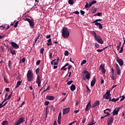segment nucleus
<instances>
[{
    "instance_id": "f3484780",
    "label": "nucleus",
    "mask_w": 125,
    "mask_h": 125,
    "mask_svg": "<svg viewBox=\"0 0 125 125\" xmlns=\"http://www.w3.org/2000/svg\"><path fill=\"white\" fill-rule=\"evenodd\" d=\"M28 23H29V25L31 27V29H33L34 26H35V23L34 22V21H32L31 20L30 21L28 22Z\"/></svg>"
},
{
    "instance_id": "473e14b6",
    "label": "nucleus",
    "mask_w": 125,
    "mask_h": 125,
    "mask_svg": "<svg viewBox=\"0 0 125 125\" xmlns=\"http://www.w3.org/2000/svg\"><path fill=\"white\" fill-rule=\"evenodd\" d=\"M44 51V48H42L40 50V53H41V54H43Z\"/></svg>"
},
{
    "instance_id": "a18cd8bd",
    "label": "nucleus",
    "mask_w": 125,
    "mask_h": 125,
    "mask_svg": "<svg viewBox=\"0 0 125 125\" xmlns=\"http://www.w3.org/2000/svg\"><path fill=\"white\" fill-rule=\"evenodd\" d=\"M18 23H19V21H17L15 25H14V28H16L18 25Z\"/></svg>"
},
{
    "instance_id": "423d86ee",
    "label": "nucleus",
    "mask_w": 125,
    "mask_h": 125,
    "mask_svg": "<svg viewBox=\"0 0 125 125\" xmlns=\"http://www.w3.org/2000/svg\"><path fill=\"white\" fill-rule=\"evenodd\" d=\"M107 125H112V124L114 123V117L110 116L108 117L107 120Z\"/></svg>"
},
{
    "instance_id": "09e8293b",
    "label": "nucleus",
    "mask_w": 125,
    "mask_h": 125,
    "mask_svg": "<svg viewBox=\"0 0 125 125\" xmlns=\"http://www.w3.org/2000/svg\"><path fill=\"white\" fill-rule=\"evenodd\" d=\"M72 83H73V80H71L68 82L67 83V84H68V85H70Z\"/></svg>"
},
{
    "instance_id": "f8f14e48",
    "label": "nucleus",
    "mask_w": 125,
    "mask_h": 125,
    "mask_svg": "<svg viewBox=\"0 0 125 125\" xmlns=\"http://www.w3.org/2000/svg\"><path fill=\"white\" fill-rule=\"evenodd\" d=\"M116 68L117 70V74L118 76H121V68H120V66L118 64H116Z\"/></svg>"
},
{
    "instance_id": "774afa93",
    "label": "nucleus",
    "mask_w": 125,
    "mask_h": 125,
    "mask_svg": "<svg viewBox=\"0 0 125 125\" xmlns=\"http://www.w3.org/2000/svg\"><path fill=\"white\" fill-rule=\"evenodd\" d=\"M97 51L98 52H102V51H103V50H102V49H97Z\"/></svg>"
},
{
    "instance_id": "052dcab7",
    "label": "nucleus",
    "mask_w": 125,
    "mask_h": 125,
    "mask_svg": "<svg viewBox=\"0 0 125 125\" xmlns=\"http://www.w3.org/2000/svg\"><path fill=\"white\" fill-rule=\"evenodd\" d=\"M111 78L112 80H113V81L115 80V78H114V74H111Z\"/></svg>"
},
{
    "instance_id": "2f4dec72",
    "label": "nucleus",
    "mask_w": 125,
    "mask_h": 125,
    "mask_svg": "<svg viewBox=\"0 0 125 125\" xmlns=\"http://www.w3.org/2000/svg\"><path fill=\"white\" fill-rule=\"evenodd\" d=\"M86 88H87V92L88 93H90V92H91V91L90 90L89 88L88 87V85H86Z\"/></svg>"
},
{
    "instance_id": "393cba45",
    "label": "nucleus",
    "mask_w": 125,
    "mask_h": 125,
    "mask_svg": "<svg viewBox=\"0 0 125 125\" xmlns=\"http://www.w3.org/2000/svg\"><path fill=\"white\" fill-rule=\"evenodd\" d=\"M75 89H76V85L72 84L70 86V90H71V91H74V90H75Z\"/></svg>"
},
{
    "instance_id": "0e129e2a",
    "label": "nucleus",
    "mask_w": 125,
    "mask_h": 125,
    "mask_svg": "<svg viewBox=\"0 0 125 125\" xmlns=\"http://www.w3.org/2000/svg\"><path fill=\"white\" fill-rule=\"evenodd\" d=\"M73 13H74L75 14H77V15L80 14V12L78 11H75Z\"/></svg>"
},
{
    "instance_id": "f257e3e1",
    "label": "nucleus",
    "mask_w": 125,
    "mask_h": 125,
    "mask_svg": "<svg viewBox=\"0 0 125 125\" xmlns=\"http://www.w3.org/2000/svg\"><path fill=\"white\" fill-rule=\"evenodd\" d=\"M62 34L63 39H67V38H69V36H70V31L68 30V28L63 27L62 29Z\"/></svg>"
},
{
    "instance_id": "7c9ffc66",
    "label": "nucleus",
    "mask_w": 125,
    "mask_h": 125,
    "mask_svg": "<svg viewBox=\"0 0 125 125\" xmlns=\"http://www.w3.org/2000/svg\"><path fill=\"white\" fill-rule=\"evenodd\" d=\"M94 122V120H93L90 123V124H88L87 125H95V122Z\"/></svg>"
},
{
    "instance_id": "9b49d317",
    "label": "nucleus",
    "mask_w": 125,
    "mask_h": 125,
    "mask_svg": "<svg viewBox=\"0 0 125 125\" xmlns=\"http://www.w3.org/2000/svg\"><path fill=\"white\" fill-rule=\"evenodd\" d=\"M116 61L119 63L120 66H122L124 65V61L121 59H120V58L117 57Z\"/></svg>"
},
{
    "instance_id": "c85d7f7f",
    "label": "nucleus",
    "mask_w": 125,
    "mask_h": 125,
    "mask_svg": "<svg viewBox=\"0 0 125 125\" xmlns=\"http://www.w3.org/2000/svg\"><path fill=\"white\" fill-rule=\"evenodd\" d=\"M69 4H74V0H68Z\"/></svg>"
},
{
    "instance_id": "e433bc0d",
    "label": "nucleus",
    "mask_w": 125,
    "mask_h": 125,
    "mask_svg": "<svg viewBox=\"0 0 125 125\" xmlns=\"http://www.w3.org/2000/svg\"><path fill=\"white\" fill-rule=\"evenodd\" d=\"M44 105H45V106H48V105H49V102L46 101L45 102Z\"/></svg>"
},
{
    "instance_id": "aec40b11",
    "label": "nucleus",
    "mask_w": 125,
    "mask_h": 125,
    "mask_svg": "<svg viewBox=\"0 0 125 125\" xmlns=\"http://www.w3.org/2000/svg\"><path fill=\"white\" fill-rule=\"evenodd\" d=\"M10 51L12 55H16V51L13 49L12 48H9Z\"/></svg>"
},
{
    "instance_id": "ddd939ff",
    "label": "nucleus",
    "mask_w": 125,
    "mask_h": 125,
    "mask_svg": "<svg viewBox=\"0 0 125 125\" xmlns=\"http://www.w3.org/2000/svg\"><path fill=\"white\" fill-rule=\"evenodd\" d=\"M111 112H112V110L109 108H106L104 111V114H105L107 116H110Z\"/></svg>"
},
{
    "instance_id": "bf43d9fd",
    "label": "nucleus",
    "mask_w": 125,
    "mask_h": 125,
    "mask_svg": "<svg viewBox=\"0 0 125 125\" xmlns=\"http://www.w3.org/2000/svg\"><path fill=\"white\" fill-rule=\"evenodd\" d=\"M10 64H11V62L10 61H9L8 62V65L9 67H11V65H10Z\"/></svg>"
},
{
    "instance_id": "338daca9",
    "label": "nucleus",
    "mask_w": 125,
    "mask_h": 125,
    "mask_svg": "<svg viewBox=\"0 0 125 125\" xmlns=\"http://www.w3.org/2000/svg\"><path fill=\"white\" fill-rule=\"evenodd\" d=\"M58 64H59V63H58V62H54V65H56L57 66H58Z\"/></svg>"
},
{
    "instance_id": "c756f323",
    "label": "nucleus",
    "mask_w": 125,
    "mask_h": 125,
    "mask_svg": "<svg viewBox=\"0 0 125 125\" xmlns=\"http://www.w3.org/2000/svg\"><path fill=\"white\" fill-rule=\"evenodd\" d=\"M122 45V42H119V45L117 46V50H120V48Z\"/></svg>"
},
{
    "instance_id": "e2e57ef3",
    "label": "nucleus",
    "mask_w": 125,
    "mask_h": 125,
    "mask_svg": "<svg viewBox=\"0 0 125 125\" xmlns=\"http://www.w3.org/2000/svg\"><path fill=\"white\" fill-rule=\"evenodd\" d=\"M25 104V101L22 102V103H21V105L20 106V107H22L23 106V105H24Z\"/></svg>"
},
{
    "instance_id": "8fccbe9b",
    "label": "nucleus",
    "mask_w": 125,
    "mask_h": 125,
    "mask_svg": "<svg viewBox=\"0 0 125 125\" xmlns=\"http://www.w3.org/2000/svg\"><path fill=\"white\" fill-rule=\"evenodd\" d=\"M122 97V98L121 99L120 101H124L125 99V96H122V97H120V98Z\"/></svg>"
},
{
    "instance_id": "0eeeda50",
    "label": "nucleus",
    "mask_w": 125,
    "mask_h": 125,
    "mask_svg": "<svg viewBox=\"0 0 125 125\" xmlns=\"http://www.w3.org/2000/svg\"><path fill=\"white\" fill-rule=\"evenodd\" d=\"M66 66H68L67 67H66ZM72 68V65H69V63H67L65 65L61 68V70H64V71H67V69H68V71Z\"/></svg>"
},
{
    "instance_id": "20e7f679",
    "label": "nucleus",
    "mask_w": 125,
    "mask_h": 125,
    "mask_svg": "<svg viewBox=\"0 0 125 125\" xmlns=\"http://www.w3.org/2000/svg\"><path fill=\"white\" fill-rule=\"evenodd\" d=\"M95 40H96V41L99 43H101V44H103V43H104V42H103V40H102V38L99 35H97L96 36H95Z\"/></svg>"
},
{
    "instance_id": "bb28decb",
    "label": "nucleus",
    "mask_w": 125,
    "mask_h": 125,
    "mask_svg": "<svg viewBox=\"0 0 125 125\" xmlns=\"http://www.w3.org/2000/svg\"><path fill=\"white\" fill-rule=\"evenodd\" d=\"M90 33L91 34V35H92L93 36H94V38H95V37L97 36V34H96V32H95V31H91Z\"/></svg>"
},
{
    "instance_id": "6e6d98bb",
    "label": "nucleus",
    "mask_w": 125,
    "mask_h": 125,
    "mask_svg": "<svg viewBox=\"0 0 125 125\" xmlns=\"http://www.w3.org/2000/svg\"><path fill=\"white\" fill-rule=\"evenodd\" d=\"M95 47H97V48H98V47H99V44L96 43L95 44Z\"/></svg>"
},
{
    "instance_id": "de8ad7c7",
    "label": "nucleus",
    "mask_w": 125,
    "mask_h": 125,
    "mask_svg": "<svg viewBox=\"0 0 125 125\" xmlns=\"http://www.w3.org/2000/svg\"><path fill=\"white\" fill-rule=\"evenodd\" d=\"M21 83H22V81H18L17 83V84L20 86V85H21Z\"/></svg>"
},
{
    "instance_id": "6e6552de",
    "label": "nucleus",
    "mask_w": 125,
    "mask_h": 125,
    "mask_svg": "<svg viewBox=\"0 0 125 125\" xmlns=\"http://www.w3.org/2000/svg\"><path fill=\"white\" fill-rule=\"evenodd\" d=\"M110 92H111V91H107L105 94L103 95L104 98L107 100L109 99L111 96V94H110Z\"/></svg>"
},
{
    "instance_id": "5fc2aeb1",
    "label": "nucleus",
    "mask_w": 125,
    "mask_h": 125,
    "mask_svg": "<svg viewBox=\"0 0 125 125\" xmlns=\"http://www.w3.org/2000/svg\"><path fill=\"white\" fill-rule=\"evenodd\" d=\"M41 63V60H38L37 62H36V65H40Z\"/></svg>"
},
{
    "instance_id": "4c0bfd02",
    "label": "nucleus",
    "mask_w": 125,
    "mask_h": 125,
    "mask_svg": "<svg viewBox=\"0 0 125 125\" xmlns=\"http://www.w3.org/2000/svg\"><path fill=\"white\" fill-rule=\"evenodd\" d=\"M36 74H38L39 73H40V68H38L35 70Z\"/></svg>"
},
{
    "instance_id": "603ef678",
    "label": "nucleus",
    "mask_w": 125,
    "mask_h": 125,
    "mask_svg": "<svg viewBox=\"0 0 125 125\" xmlns=\"http://www.w3.org/2000/svg\"><path fill=\"white\" fill-rule=\"evenodd\" d=\"M54 40H56L55 38H53L52 40L53 42H54V43H55L56 44H57V43H58V42H57V41H54Z\"/></svg>"
},
{
    "instance_id": "a19ab883",
    "label": "nucleus",
    "mask_w": 125,
    "mask_h": 125,
    "mask_svg": "<svg viewBox=\"0 0 125 125\" xmlns=\"http://www.w3.org/2000/svg\"><path fill=\"white\" fill-rule=\"evenodd\" d=\"M31 19H29V18H25L24 19V21H27V22H30L31 21Z\"/></svg>"
},
{
    "instance_id": "4be33fe9",
    "label": "nucleus",
    "mask_w": 125,
    "mask_h": 125,
    "mask_svg": "<svg viewBox=\"0 0 125 125\" xmlns=\"http://www.w3.org/2000/svg\"><path fill=\"white\" fill-rule=\"evenodd\" d=\"M97 2V1L95 0H93L89 4V7H91L93 4H95Z\"/></svg>"
},
{
    "instance_id": "a878e982",
    "label": "nucleus",
    "mask_w": 125,
    "mask_h": 125,
    "mask_svg": "<svg viewBox=\"0 0 125 125\" xmlns=\"http://www.w3.org/2000/svg\"><path fill=\"white\" fill-rule=\"evenodd\" d=\"M101 21H102V19H99L93 21V23H95V24H96V23H100L98 22H101Z\"/></svg>"
},
{
    "instance_id": "49530a36",
    "label": "nucleus",
    "mask_w": 125,
    "mask_h": 125,
    "mask_svg": "<svg viewBox=\"0 0 125 125\" xmlns=\"http://www.w3.org/2000/svg\"><path fill=\"white\" fill-rule=\"evenodd\" d=\"M47 90H49V86L45 90H44L42 92V95L43 94V92H45V91H47Z\"/></svg>"
},
{
    "instance_id": "f03ea898",
    "label": "nucleus",
    "mask_w": 125,
    "mask_h": 125,
    "mask_svg": "<svg viewBox=\"0 0 125 125\" xmlns=\"http://www.w3.org/2000/svg\"><path fill=\"white\" fill-rule=\"evenodd\" d=\"M27 79L28 82H32L34 79V74L31 70H28L27 73Z\"/></svg>"
},
{
    "instance_id": "cd10ccee",
    "label": "nucleus",
    "mask_w": 125,
    "mask_h": 125,
    "mask_svg": "<svg viewBox=\"0 0 125 125\" xmlns=\"http://www.w3.org/2000/svg\"><path fill=\"white\" fill-rule=\"evenodd\" d=\"M1 125H8V122L7 121H4Z\"/></svg>"
},
{
    "instance_id": "c03bdc74",
    "label": "nucleus",
    "mask_w": 125,
    "mask_h": 125,
    "mask_svg": "<svg viewBox=\"0 0 125 125\" xmlns=\"http://www.w3.org/2000/svg\"><path fill=\"white\" fill-rule=\"evenodd\" d=\"M12 96V92H11V94L10 95H9L7 99L8 100H10V98H11Z\"/></svg>"
},
{
    "instance_id": "5701e85b",
    "label": "nucleus",
    "mask_w": 125,
    "mask_h": 125,
    "mask_svg": "<svg viewBox=\"0 0 125 125\" xmlns=\"http://www.w3.org/2000/svg\"><path fill=\"white\" fill-rule=\"evenodd\" d=\"M47 45H48V46H49V45H52V40H51V39H49L47 40Z\"/></svg>"
},
{
    "instance_id": "c9c22d12",
    "label": "nucleus",
    "mask_w": 125,
    "mask_h": 125,
    "mask_svg": "<svg viewBox=\"0 0 125 125\" xmlns=\"http://www.w3.org/2000/svg\"><path fill=\"white\" fill-rule=\"evenodd\" d=\"M102 13H97L96 15H94V16H101Z\"/></svg>"
},
{
    "instance_id": "4d7b16f0",
    "label": "nucleus",
    "mask_w": 125,
    "mask_h": 125,
    "mask_svg": "<svg viewBox=\"0 0 125 125\" xmlns=\"http://www.w3.org/2000/svg\"><path fill=\"white\" fill-rule=\"evenodd\" d=\"M114 68H111V75H114Z\"/></svg>"
},
{
    "instance_id": "39448f33",
    "label": "nucleus",
    "mask_w": 125,
    "mask_h": 125,
    "mask_svg": "<svg viewBox=\"0 0 125 125\" xmlns=\"http://www.w3.org/2000/svg\"><path fill=\"white\" fill-rule=\"evenodd\" d=\"M83 73L86 74L85 76H83L84 81H85V79H87V80H89V79H90V73L88 72V71L85 70V71H83Z\"/></svg>"
},
{
    "instance_id": "6ab92c4d",
    "label": "nucleus",
    "mask_w": 125,
    "mask_h": 125,
    "mask_svg": "<svg viewBox=\"0 0 125 125\" xmlns=\"http://www.w3.org/2000/svg\"><path fill=\"white\" fill-rule=\"evenodd\" d=\"M100 104V102H99V101H96L95 102L94 104H93L92 108H94V107H96V106H99Z\"/></svg>"
},
{
    "instance_id": "f704fd0d",
    "label": "nucleus",
    "mask_w": 125,
    "mask_h": 125,
    "mask_svg": "<svg viewBox=\"0 0 125 125\" xmlns=\"http://www.w3.org/2000/svg\"><path fill=\"white\" fill-rule=\"evenodd\" d=\"M124 51V46H122L121 48V50L119 51V53H123V52Z\"/></svg>"
},
{
    "instance_id": "69168bd1",
    "label": "nucleus",
    "mask_w": 125,
    "mask_h": 125,
    "mask_svg": "<svg viewBox=\"0 0 125 125\" xmlns=\"http://www.w3.org/2000/svg\"><path fill=\"white\" fill-rule=\"evenodd\" d=\"M25 60H26L25 59V58H22V59L21 60V61L22 63H24V62H25Z\"/></svg>"
},
{
    "instance_id": "680f3d73",
    "label": "nucleus",
    "mask_w": 125,
    "mask_h": 125,
    "mask_svg": "<svg viewBox=\"0 0 125 125\" xmlns=\"http://www.w3.org/2000/svg\"><path fill=\"white\" fill-rule=\"evenodd\" d=\"M101 84H103V83H104V80H103V78H101Z\"/></svg>"
},
{
    "instance_id": "a211bd4d",
    "label": "nucleus",
    "mask_w": 125,
    "mask_h": 125,
    "mask_svg": "<svg viewBox=\"0 0 125 125\" xmlns=\"http://www.w3.org/2000/svg\"><path fill=\"white\" fill-rule=\"evenodd\" d=\"M95 83H96V78H95V77H94L93 80L91 82V86H94Z\"/></svg>"
},
{
    "instance_id": "dca6fc26",
    "label": "nucleus",
    "mask_w": 125,
    "mask_h": 125,
    "mask_svg": "<svg viewBox=\"0 0 125 125\" xmlns=\"http://www.w3.org/2000/svg\"><path fill=\"white\" fill-rule=\"evenodd\" d=\"M69 112H70V108H65L62 109L63 115H66V114H68Z\"/></svg>"
},
{
    "instance_id": "864d4df0",
    "label": "nucleus",
    "mask_w": 125,
    "mask_h": 125,
    "mask_svg": "<svg viewBox=\"0 0 125 125\" xmlns=\"http://www.w3.org/2000/svg\"><path fill=\"white\" fill-rule=\"evenodd\" d=\"M75 123H77V121H73L72 122H71V123H70L68 125H75Z\"/></svg>"
},
{
    "instance_id": "3c124183",
    "label": "nucleus",
    "mask_w": 125,
    "mask_h": 125,
    "mask_svg": "<svg viewBox=\"0 0 125 125\" xmlns=\"http://www.w3.org/2000/svg\"><path fill=\"white\" fill-rule=\"evenodd\" d=\"M80 13L81 14V15H84V11H83V10H80Z\"/></svg>"
},
{
    "instance_id": "2eb2a0df",
    "label": "nucleus",
    "mask_w": 125,
    "mask_h": 125,
    "mask_svg": "<svg viewBox=\"0 0 125 125\" xmlns=\"http://www.w3.org/2000/svg\"><path fill=\"white\" fill-rule=\"evenodd\" d=\"M100 69L102 70V73L103 74H105L106 73V70H105V65L104 64H101L100 66Z\"/></svg>"
},
{
    "instance_id": "412c9836",
    "label": "nucleus",
    "mask_w": 125,
    "mask_h": 125,
    "mask_svg": "<svg viewBox=\"0 0 125 125\" xmlns=\"http://www.w3.org/2000/svg\"><path fill=\"white\" fill-rule=\"evenodd\" d=\"M46 99L47 100H54V97L53 96H46Z\"/></svg>"
},
{
    "instance_id": "72a5a7b5",
    "label": "nucleus",
    "mask_w": 125,
    "mask_h": 125,
    "mask_svg": "<svg viewBox=\"0 0 125 125\" xmlns=\"http://www.w3.org/2000/svg\"><path fill=\"white\" fill-rule=\"evenodd\" d=\"M62 114V113L61 112H60V113L59 114L58 120H61V119H62V117L61 116Z\"/></svg>"
},
{
    "instance_id": "9d476101",
    "label": "nucleus",
    "mask_w": 125,
    "mask_h": 125,
    "mask_svg": "<svg viewBox=\"0 0 125 125\" xmlns=\"http://www.w3.org/2000/svg\"><path fill=\"white\" fill-rule=\"evenodd\" d=\"M36 83L38 84V86H41V83H42V80H41V77L40 75H38L37 78L36 79Z\"/></svg>"
},
{
    "instance_id": "7ed1b4c3",
    "label": "nucleus",
    "mask_w": 125,
    "mask_h": 125,
    "mask_svg": "<svg viewBox=\"0 0 125 125\" xmlns=\"http://www.w3.org/2000/svg\"><path fill=\"white\" fill-rule=\"evenodd\" d=\"M24 122H25V117H21L15 122L14 125H21V124H23Z\"/></svg>"
},
{
    "instance_id": "4468645a",
    "label": "nucleus",
    "mask_w": 125,
    "mask_h": 125,
    "mask_svg": "<svg viewBox=\"0 0 125 125\" xmlns=\"http://www.w3.org/2000/svg\"><path fill=\"white\" fill-rule=\"evenodd\" d=\"M11 45L13 48L15 49H17L19 48V45L16 43L15 42H11Z\"/></svg>"
},
{
    "instance_id": "79ce46f5",
    "label": "nucleus",
    "mask_w": 125,
    "mask_h": 125,
    "mask_svg": "<svg viewBox=\"0 0 125 125\" xmlns=\"http://www.w3.org/2000/svg\"><path fill=\"white\" fill-rule=\"evenodd\" d=\"M64 55L65 56H68V55H69V52L68 51H65L64 52Z\"/></svg>"
},
{
    "instance_id": "37998d69",
    "label": "nucleus",
    "mask_w": 125,
    "mask_h": 125,
    "mask_svg": "<svg viewBox=\"0 0 125 125\" xmlns=\"http://www.w3.org/2000/svg\"><path fill=\"white\" fill-rule=\"evenodd\" d=\"M85 63H86V60H84L82 61V62H81V65H83V64H85Z\"/></svg>"
},
{
    "instance_id": "58836bf2",
    "label": "nucleus",
    "mask_w": 125,
    "mask_h": 125,
    "mask_svg": "<svg viewBox=\"0 0 125 125\" xmlns=\"http://www.w3.org/2000/svg\"><path fill=\"white\" fill-rule=\"evenodd\" d=\"M86 4L85 5V8H89V5L88 4V3L87 2H86Z\"/></svg>"
},
{
    "instance_id": "13d9d810",
    "label": "nucleus",
    "mask_w": 125,
    "mask_h": 125,
    "mask_svg": "<svg viewBox=\"0 0 125 125\" xmlns=\"http://www.w3.org/2000/svg\"><path fill=\"white\" fill-rule=\"evenodd\" d=\"M88 107H89L88 106L86 105V108L85 109L86 111H88L89 110V108H88Z\"/></svg>"
},
{
    "instance_id": "ea45409f",
    "label": "nucleus",
    "mask_w": 125,
    "mask_h": 125,
    "mask_svg": "<svg viewBox=\"0 0 125 125\" xmlns=\"http://www.w3.org/2000/svg\"><path fill=\"white\" fill-rule=\"evenodd\" d=\"M54 56V55H52V53L49 54V58L50 59H51L52 58H53Z\"/></svg>"
},
{
    "instance_id": "1a4fd4ad",
    "label": "nucleus",
    "mask_w": 125,
    "mask_h": 125,
    "mask_svg": "<svg viewBox=\"0 0 125 125\" xmlns=\"http://www.w3.org/2000/svg\"><path fill=\"white\" fill-rule=\"evenodd\" d=\"M121 107H120L119 108H118L117 110V108H115L113 112H112V116H116V115H118V114H119V111L121 109Z\"/></svg>"
},
{
    "instance_id": "b1692460",
    "label": "nucleus",
    "mask_w": 125,
    "mask_h": 125,
    "mask_svg": "<svg viewBox=\"0 0 125 125\" xmlns=\"http://www.w3.org/2000/svg\"><path fill=\"white\" fill-rule=\"evenodd\" d=\"M95 25H96V26H99V29H102L103 28V26L100 23H96Z\"/></svg>"
}]
</instances>
